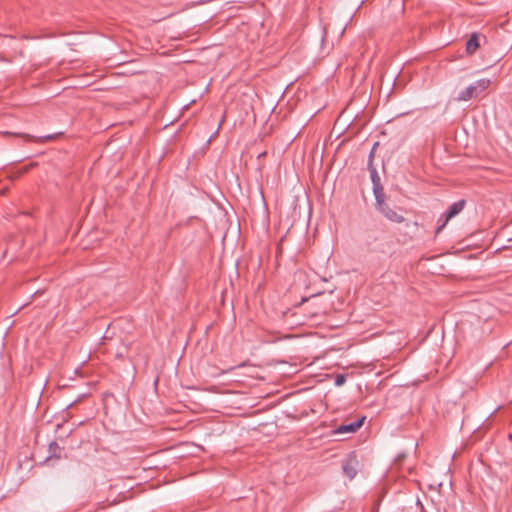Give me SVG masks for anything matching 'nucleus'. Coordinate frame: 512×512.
<instances>
[{
    "label": "nucleus",
    "mask_w": 512,
    "mask_h": 512,
    "mask_svg": "<svg viewBox=\"0 0 512 512\" xmlns=\"http://www.w3.org/2000/svg\"><path fill=\"white\" fill-rule=\"evenodd\" d=\"M343 472L349 479H353L357 474V470L351 461L343 465Z\"/></svg>",
    "instance_id": "obj_9"
},
{
    "label": "nucleus",
    "mask_w": 512,
    "mask_h": 512,
    "mask_svg": "<svg viewBox=\"0 0 512 512\" xmlns=\"http://www.w3.org/2000/svg\"><path fill=\"white\" fill-rule=\"evenodd\" d=\"M490 85L489 79H479L475 83L469 85L462 90L457 96V101H468L477 97L481 92L485 91Z\"/></svg>",
    "instance_id": "obj_1"
},
{
    "label": "nucleus",
    "mask_w": 512,
    "mask_h": 512,
    "mask_svg": "<svg viewBox=\"0 0 512 512\" xmlns=\"http://www.w3.org/2000/svg\"><path fill=\"white\" fill-rule=\"evenodd\" d=\"M402 458H404V455H399V456L396 458V461H397V462H400V460H402Z\"/></svg>",
    "instance_id": "obj_13"
},
{
    "label": "nucleus",
    "mask_w": 512,
    "mask_h": 512,
    "mask_svg": "<svg viewBox=\"0 0 512 512\" xmlns=\"http://www.w3.org/2000/svg\"><path fill=\"white\" fill-rule=\"evenodd\" d=\"M345 381H346V378L343 374H338L335 378V384L337 386L343 385L345 383Z\"/></svg>",
    "instance_id": "obj_10"
},
{
    "label": "nucleus",
    "mask_w": 512,
    "mask_h": 512,
    "mask_svg": "<svg viewBox=\"0 0 512 512\" xmlns=\"http://www.w3.org/2000/svg\"><path fill=\"white\" fill-rule=\"evenodd\" d=\"M377 210L391 222L402 223L404 221V217L387 203L382 204Z\"/></svg>",
    "instance_id": "obj_3"
},
{
    "label": "nucleus",
    "mask_w": 512,
    "mask_h": 512,
    "mask_svg": "<svg viewBox=\"0 0 512 512\" xmlns=\"http://www.w3.org/2000/svg\"><path fill=\"white\" fill-rule=\"evenodd\" d=\"M372 159H373V151H371V153L369 155V162H368V170L370 172V177H371L373 186L382 185L381 181H380V177L378 175V172H377L376 168L373 166Z\"/></svg>",
    "instance_id": "obj_6"
},
{
    "label": "nucleus",
    "mask_w": 512,
    "mask_h": 512,
    "mask_svg": "<svg viewBox=\"0 0 512 512\" xmlns=\"http://www.w3.org/2000/svg\"><path fill=\"white\" fill-rule=\"evenodd\" d=\"M480 34L479 33H473L471 34L470 38L468 39L466 43V53L468 55L474 54L477 49L480 47Z\"/></svg>",
    "instance_id": "obj_5"
},
{
    "label": "nucleus",
    "mask_w": 512,
    "mask_h": 512,
    "mask_svg": "<svg viewBox=\"0 0 512 512\" xmlns=\"http://www.w3.org/2000/svg\"><path fill=\"white\" fill-rule=\"evenodd\" d=\"M365 417L357 419L349 424H342L336 430L335 433H355L364 423Z\"/></svg>",
    "instance_id": "obj_4"
},
{
    "label": "nucleus",
    "mask_w": 512,
    "mask_h": 512,
    "mask_svg": "<svg viewBox=\"0 0 512 512\" xmlns=\"http://www.w3.org/2000/svg\"><path fill=\"white\" fill-rule=\"evenodd\" d=\"M53 448H59L57 443L53 442L51 445H50V449H53Z\"/></svg>",
    "instance_id": "obj_12"
},
{
    "label": "nucleus",
    "mask_w": 512,
    "mask_h": 512,
    "mask_svg": "<svg viewBox=\"0 0 512 512\" xmlns=\"http://www.w3.org/2000/svg\"><path fill=\"white\" fill-rule=\"evenodd\" d=\"M465 200L461 199L455 203H453L448 210L439 218L438 227L436 233H440L443 228L447 225L450 219L458 215L465 207Z\"/></svg>",
    "instance_id": "obj_2"
},
{
    "label": "nucleus",
    "mask_w": 512,
    "mask_h": 512,
    "mask_svg": "<svg viewBox=\"0 0 512 512\" xmlns=\"http://www.w3.org/2000/svg\"><path fill=\"white\" fill-rule=\"evenodd\" d=\"M373 192L376 199V209H378L382 204H385V194H384V188L382 185L373 186Z\"/></svg>",
    "instance_id": "obj_7"
},
{
    "label": "nucleus",
    "mask_w": 512,
    "mask_h": 512,
    "mask_svg": "<svg viewBox=\"0 0 512 512\" xmlns=\"http://www.w3.org/2000/svg\"><path fill=\"white\" fill-rule=\"evenodd\" d=\"M17 136H21L25 141H33V142H46L52 140L54 138L53 135H46L41 137H35L29 134H16Z\"/></svg>",
    "instance_id": "obj_8"
},
{
    "label": "nucleus",
    "mask_w": 512,
    "mask_h": 512,
    "mask_svg": "<svg viewBox=\"0 0 512 512\" xmlns=\"http://www.w3.org/2000/svg\"><path fill=\"white\" fill-rule=\"evenodd\" d=\"M10 40H12V38H9L7 36L0 37V41L2 44H4L6 41H10Z\"/></svg>",
    "instance_id": "obj_11"
}]
</instances>
